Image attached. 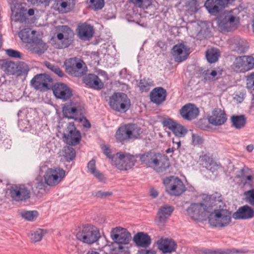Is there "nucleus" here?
I'll use <instances>...</instances> for the list:
<instances>
[{
	"label": "nucleus",
	"mask_w": 254,
	"mask_h": 254,
	"mask_svg": "<svg viewBox=\"0 0 254 254\" xmlns=\"http://www.w3.org/2000/svg\"><path fill=\"white\" fill-rule=\"evenodd\" d=\"M1 69L7 74H15L17 70V64L12 61H4L1 65Z\"/></svg>",
	"instance_id": "nucleus-40"
},
{
	"label": "nucleus",
	"mask_w": 254,
	"mask_h": 254,
	"mask_svg": "<svg viewBox=\"0 0 254 254\" xmlns=\"http://www.w3.org/2000/svg\"><path fill=\"white\" fill-rule=\"evenodd\" d=\"M203 139L200 136L192 134V142L194 145H200L203 143Z\"/></svg>",
	"instance_id": "nucleus-57"
},
{
	"label": "nucleus",
	"mask_w": 254,
	"mask_h": 254,
	"mask_svg": "<svg viewBox=\"0 0 254 254\" xmlns=\"http://www.w3.org/2000/svg\"><path fill=\"white\" fill-rule=\"evenodd\" d=\"M13 7H11V11L12 14L15 17L16 21H22L24 18V12L26 9L23 6L22 4L25 5L24 0H12ZM53 0H27L33 5L37 6H43L47 7L50 5V2Z\"/></svg>",
	"instance_id": "nucleus-5"
},
{
	"label": "nucleus",
	"mask_w": 254,
	"mask_h": 254,
	"mask_svg": "<svg viewBox=\"0 0 254 254\" xmlns=\"http://www.w3.org/2000/svg\"><path fill=\"white\" fill-rule=\"evenodd\" d=\"M244 195L245 196L246 201L254 206V189H252L245 191Z\"/></svg>",
	"instance_id": "nucleus-52"
},
{
	"label": "nucleus",
	"mask_w": 254,
	"mask_h": 254,
	"mask_svg": "<svg viewBox=\"0 0 254 254\" xmlns=\"http://www.w3.org/2000/svg\"><path fill=\"white\" fill-rule=\"evenodd\" d=\"M198 108L193 104L189 103L183 106L180 110L181 117L185 120L191 121L199 115Z\"/></svg>",
	"instance_id": "nucleus-23"
},
{
	"label": "nucleus",
	"mask_w": 254,
	"mask_h": 254,
	"mask_svg": "<svg viewBox=\"0 0 254 254\" xmlns=\"http://www.w3.org/2000/svg\"><path fill=\"white\" fill-rule=\"evenodd\" d=\"M140 160L142 164L157 171H163L169 167L168 160L164 155L153 152L141 155Z\"/></svg>",
	"instance_id": "nucleus-2"
},
{
	"label": "nucleus",
	"mask_w": 254,
	"mask_h": 254,
	"mask_svg": "<svg viewBox=\"0 0 254 254\" xmlns=\"http://www.w3.org/2000/svg\"><path fill=\"white\" fill-rule=\"evenodd\" d=\"M29 49L33 53L40 55L47 50V46L42 40L37 37L30 43Z\"/></svg>",
	"instance_id": "nucleus-37"
},
{
	"label": "nucleus",
	"mask_w": 254,
	"mask_h": 254,
	"mask_svg": "<svg viewBox=\"0 0 254 254\" xmlns=\"http://www.w3.org/2000/svg\"><path fill=\"white\" fill-rule=\"evenodd\" d=\"M45 65L59 76L63 77L64 75V73L57 65L52 64L49 62H46Z\"/></svg>",
	"instance_id": "nucleus-51"
},
{
	"label": "nucleus",
	"mask_w": 254,
	"mask_h": 254,
	"mask_svg": "<svg viewBox=\"0 0 254 254\" xmlns=\"http://www.w3.org/2000/svg\"><path fill=\"white\" fill-rule=\"evenodd\" d=\"M29 70V68L26 64L23 62H20L17 64V70L15 74L17 76L25 75L27 74Z\"/></svg>",
	"instance_id": "nucleus-48"
},
{
	"label": "nucleus",
	"mask_w": 254,
	"mask_h": 254,
	"mask_svg": "<svg viewBox=\"0 0 254 254\" xmlns=\"http://www.w3.org/2000/svg\"><path fill=\"white\" fill-rule=\"evenodd\" d=\"M167 192L171 195L179 196L185 190L183 182L178 177L171 176L164 180Z\"/></svg>",
	"instance_id": "nucleus-13"
},
{
	"label": "nucleus",
	"mask_w": 254,
	"mask_h": 254,
	"mask_svg": "<svg viewBox=\"0 0 254 254\" xmlns=\"http://www.w3.org/2000/svg\"><path fill=\"white\" fill-rule=\"evenodd\" d=\"M133 241L137 246L145 248L151 244V239L147 233L138 232L134 236Z\"/></svg>",
	"instance_id": "nucleus-35"
},
{
	"label": "nucleus",
	"mask_w": 254,
	"mask_h": 254,
	"mask_svg": "<svg viewBox=\"0 0 254 254\" xmlns=\"http://www.w3.org/2000/svg\"><path fill=\"white\" fill-rule=\"evenodd\" d=\"M79 105L77 103L68 102L65 103L63 107V113L64 116L68 119L77 120L79 113Z\"/></svg>",
	"instance_id": "nucleus-26"
},
{
	"label": "nucleus",
	"mask_w": 254,
	"mask_h": 254,
	"mask_svg": "<svg viewBox=\"0 0 254 254\" xmlns=\"http://www.w3.org/2000/svg\"><path fill=\"white\" fill-rule=\"evenodd\" d=\"M218 26L222 31L230 32L235 30L239 18L234 15L231 11H225L217 19Z\"/></svg>",
	"instance_id": "nucleus-8"
},
{
	"label": "nucleus",
	"mask_w": 254,
	"mask_h": 254,
	"mask_svg": "<svg viewBox=\"0 0 254 254\" xmlns=\"http://www.w3.org/2000/svg\"><path fill=\"white\" fill-rule=\"evenodd\" d=\"M142 128L134 124H128L121 127L116 132V139L120 141L136 139L140 137Z\"/></svg>",
	"instance_id": "nucleus-4"
},
{
	"label": "nucleus",
	"mask_w": 254,
	"mask_h": 254,
	"mask_svg": "<svg viewBox=\"0 0 254 254\" xmlns=\"http://www.w3.org/2000/svg\"><path fill=\"white\" fill-rule=\"evenodd\" d=\"M208 204L198 203L191 204L187 209L188 215L194 220H198L204 216L205 213L210 212Z\"/></svg>",
	"instance_id": "nucleus-16"
},
{
	"label": "nucleus",
	"mask_w": 254,
	"mask_h": 254,
	"mask_svg": "<svg viewBox=\"0 0 254 254\" xmlns=\"http://www.w3.org/2000/svg\"><path fill=\"white\" fill-rule=\"evenodd\" d=\"M88 172L100 182H105L106 178L104 174L96 169L95 160L92 159L87 164Z\"/></svg>",
	"instance_id": "nucleus-38"
},
{
	"label": "nucleus",
	"mask_w": 254,
	"mask_h": 254,
	"mask_svg": "<svg viewBox=\"0 0 254 254\" xmlns=\"http://www.w3.org/2000/svg\"><path fill=\"white\" fill-rule=\"evenodd\" d=\"M53 90L55 97L64 101L68 100L72 96V90L64 83L55 84L53 87Z\"/></svg>",
	"instance_id": "nucleus-19"
},
{
	"label": "nucleus",
	"mask_w": 254,
	"mask_h": 254,
	"mask_svg": "<svg viewBox=\"0 0 254 254\" xmlns=\"http://www.w3.org/2000/svg\"><path fill=\"white\" fill-rule=\"evenodd\" d=\"M77 239L87 244H92L100 238L98 229L92 225H83L76 233Z\"/></svg>",
	"instance_id": "nucleus-7"
},
{
	"label": "nucleus",
	"mask_w": 254,
	"mask_h": 254,
	"mask_svg": "<svg viewBox=\"0 0 254 254\" xmlns=\"http://www.w3.org/2000/svg\"><path fill=\"white\" fill-rule=\"evenodd\" d=\"M174 208L173 206L164 204L161 206L159 209L155 219L156 224L160 228H162L166 224L167 219L171 216Z\"/></svg>",
	"instance_id": "nucleus-17"
},
{
	"label": "nucleus",
	"mask_w": 254,
	"mask_h": 254,
	"mask_svg": "<svg viewBox=\"0 0 254 254\" xmlns=\"http://www.w3.org/2000/svg\"><path fill=\"white\" fill-rule=\"evenodd\" d=\"M207 74L209 75V78L211 79H215L218 78L221 75V72L220 71H216L215 70H211L210 72L208 70Z\"/></svg>",
	"instance_id": "nucleus-59"
},
{
	"label": "nucleus",
	"mask_w": 254,
	"mask_h": 254,
	"mask_svg": "<svg viewBox=\"0 0 254 254\" xmlns=\"http://www.w3.org/2000/svg\"><path fill=\"white\" fill-rule=\"evenodd\" d=\"M62 153V156H64V159L68 162L73 160L75 158L76 155L74 149L69 146L64 147Z\"/></svg>",
	"instance_id": "nucleus-43"
},
{
	"label": "nucleus",
	"mask_w": 254,
	"mask_h": 254,
	"mask_svg": "<svg viewBox=\"0 0 254 254\" xmlns=\"http://www.w3.org/2000/svg\"><path fill=\"white\" fill-rule=\"evenodd\" d=\"M109 104L111 108L120 113H126L130 107V101L127 94L114 93L110 97Z\"/></svg>",
	"instance_id": "nucleus-6"
},
{
	"label": "nucleus",
	"mask_w": 254,
	"mask_h": 254,
	"mask_svg": "<svg viewBox=\"0 0 254 254\" xmlns=\"http://www.w3.org/2000/svg\"><path fill=\"white\" fill-rule=\"evenodd\" d=\"M235 0H220L221 2L225 7H228L229 5L234 1Z\"/></svg>",
	"instance_id": "nucleus-63"
},
{
	"label": "nucleus",
	"mask_w": 254,
	"mask_h": 254,
	"mask_svg": "<svg viewBox=\"0 0 254 254\" xmlns=\"http://www.w3.org/2000/svg\"><path fill=\"white\" fill-rule=\"evenodd\" d=\"M158 249L164 254H171L175 252L177 245L176 242L171 239H161L158 240Z\"/></svg>",
	"instance_id": "nucleus-27"
},
{
	"label": "nucleus",
	"mask_w": 254,
	"mask_h": 254,
	"mask_svg": "<svg viewBox=\"0 0 254 254\" xmlns=\"http://www.w3.org/2000/svg\"><path fill=\"white\" fill-rule=\"evenodd\" d=\"M77 33L80 39L88 40L93 36L94 29L90 25L83 24L78 26Z\"/></svg>",
	"instance_id": "nucleus-34"
},
{
	"label": "nucleus",
	"mask_w": 254,
	"mask_h": 254,
	"mask_svg": "<svg viewBox=\"0 0 254 254\" xmlns=\"http://www.w3.org/2000/svg\"><path fill=\"white\" fill-rule=\"evenodd\" d=\"M111 239L114 241L113 254H130L128 247L127 246L131 240V234L127 229L117 227L112 229L110 233Z\"/></svg>",
	"instance_id": "nucleus-1"
},
{
	"label": "nucleus",
	"mask_w": 254,
	"mask_h": 254,
	"mask_svg": "<svg viewBox=\"0 0 254 254\" xmlns=\"http://www.w3.org/2000/svg\"><path fill=\"white\" fill-rule=\"evenodd\" d=\"M55 38L57 39V42L55 44V47L57 48H66L72 44L73 41L74 33L67 26L63 25L60 29V32L57 33Z\"/></svg>",
	"instance_id": "nucleus-10"
},
{
	"label": "nucleus",
	"mask_w": 254,
	"mask_h": 254,
	"mask_svg": "<svg viewBox=\"0 0 254 254\" xmlns=\"http://www.w3.org/2000/svg\"><path fill=\"white\" fill-rule=\"evenodd\" d=\"M232 126L236 129L243 128L246 124V118L244 115L233 116L231 117Z\"/></svg>",
	"instance_id": "nucleus-42"
},
{
	"label": "nucleus",
	"mask_w": 254,
	"mask_h": 254,
	"mask_svg": "<svg viewBox=\"0 0 254 254\" xmlns=\"http://www.w3.org/2000/svg\"><path fill=\"white\" fill-rule=\"evenodd\" d=\"M35 31L25 28L20 32L19 36L23 42L30 44L37 38L35 36Z\"/></svg>",
	"instance_id": "nucleus-39"
},
{
	"label": "nucleus",
	"mask_w": 254,
	"mask_h": 254,
	"mask_svg": "<svg viewBox=\"0 0 254 254\" xmlns=\"http://www.w3.org/2000/svg\"><path fill=\"white\" fill-rule=\"evenodd\" d=\"M66 72L74 76H81L87 72L85 63L77 58H70L64 62Z\"/></svg>",
	"instance_id": "nucleus-9"
},
{
	"label": "nucleus",
	"mask_w": 254,
	"mask_h": 254,
	"mask_svg": "<svg viewBox=\"0 0 254 254\" xmlns=\"http://www.w3.org/2000/svg\"><path fill=\"white\" fill-rule=\"evenodd\" d=\"M136 160L128 154L117 153L112 157V164L121 170H127L133 167Z\"/></svg>",
	"instance_id": "nucleus-12"
},
{
	"label": "nucleus",
	"mask_w": 254,
	"mask_h": 254,
	"mask_svg": "<svg viewBox=\"0 0 254 254\" xmlns=\"http://www.w3.org/2000/svg\"><path fill=\"white\" fill-rule=\"evenodd\" d=\"M167 91L162 87H156L150 92V100L156 104H160L165 101Z\"/></svg>",
	"instance_id": "nucleus-30"
},
{
	"label": "nucleus",
	"mask_w": 254,
	"mask_h": 254,
	"mask_svg": "<svg viewBox=\"0 0 254 254\" xmlns=\"http://www.w3.org/2000/svg\"><path fill=\"white\" fill-rule=\"evenodd\" d=\"M197 6L196 0H188L185 3L186 10L190 14L196 12Z\"/></svg>",
	"instance_id": "nucleus-46"
},
{
	"label": "nucleus",
	"mask_w": 254,
	"mask_h": 254,
	"mask_svg": "<svg viewBox=\"0 0 254 254\" xmlns=\"http://www.w3.org/2000/svg\"><path fill=\"white\" fill-rule=\"evenodd\" d=\"M83 81L86 85L94 89L99 90L104 86L101 79L94 74H89L84 77Z\"/></svg>",
	"instance_id": "nucleus-32"
},
{
	"label": "nucleus",
	"mask_w": 254,
	"mask_h": 254,
	"mask_svg": "<svg viewBox=\"0 0 254 254\" xmlns=\"http://www.w3.org/2000/svg\"><path fill=\"white\" fill-rule=\"evenodd\" d=\"M208 204L207 207H209L210 212L213 209H218L226 208V206L222 201V196L218 193H215L211 195L209 198V201L206 202Z\"/></svg>",
	"instance_id": "nucleus-31"
},
{
	"label": "nucleus",
	"mask_w": 254,
	"mask_h": 254,
	"mask_svg": "<svg viewBox=\"0 0 254 254\" xmlns=\"http://www.w3.org/2000/svg\"><path fill=\"white\" fill-rule=\"evenodd\" d=\"M166 126L169 129L172 130L176 136L183 137L188 132V130L184 126L172 120L168 121L166 123Z\"/></svg>",
	"instance_id": "nucleus-33"
},
{
	"label": "nucleus",
	"mask_w": 254,
	"mask_h": 254,
	"mask_svg": "<svg viewBox=\"0 0 254 254\" xmlns=\"http://www.w3.org/2000/svg\"><path fill=\"white\" fill-rule=\"evenodd\" d=\"M152 84V83L151 81H149L145 79H143L140 80L138 86L139 87L140 90L142 92H147L150 90Z\"/></svg>",
	"instance_id": "nucleus-50"
},
{
	"label": "nucleus",
	"mask_w": 254,
	"mask_h": 254,
	"mask_svg": "<svg viewBox=\"0 0 254 254\" xmlns=\"http://www.w3.org/2000/svg\"><path fill=\"white\" fill-rule=\"evenodd\" d=\"M140 254H156V252L153 250H142Z\"/></svg>",
	"instance_id": "nucleus-64"
},
{
	"label": "nucleus",
	"mask_w": 254,
	"mask_h": 254,
	"mask_svg": "<svg viewBox=\"0 0 254 254\" xmlns=\"http://www.w3.org/2000/svg\"><path fill=\"white\" fill-rule=\"evenodd\" d=\"M254 66V58L250 56H240L235 59L232 65L238 72H245L252 69Z\"/></svg>",
	"instance_id": "nucleus-14"
},
{
	"label": "nucleus",
	"mask_w": 254,
	"mask_h": 254,
	"mask_svg": "<svg viewBox=\"0 0 254 254\" xmlns=\"http://www.w3.org/2000/svg\"><path fill=\"white\" fill-rule=\"evenodd\" d=\"M64 136L67 144L71 145L77 144L81 139L80 132L76 129L73 123H69Z\"/></svg>",
	"instance_id": "nucleus-18"
},
{
	"label": "nucleus",
	"mask_w": 254,
	"mask_h": 254,
	"mask_svg": "<svg viewBox=\"0 0 254 254\" xmlns=\"http://www.w3.org/2000/svg\"><path fill=\"white\" fill-rule=\"evenodd\" d=\"M198 254H223L222 249L215 250L209 249H203L198 251Z\"/></svg>",
	"instance_id": "nucleus-54"
},
{
	"label": "nucleus",
	"mask_w": 254,
	"mask_h": 254,
	"mask_svg": "<svg viewBox=\"0 0 254 254\" xmlns=\"http://www.w3.org/2000/svg\"><path fill=\"white\" fill-rule=\"evenodd\" d=\"M20 215L28 221H34L38 216V212L36 211H23Z\"/></svg>",
	"instance_id": "nucleus-47"
},
{
	"label": "nucleus",
	"mask_w": 254,
	"mask_h": 254,
	"mask_svg": "<svg viewBox=\"0 0 254 254\" xmlns=\"http://www.w3.org/2000/svg\"><path fill=\"white\" fill-rule=\"evenodd\" d=\"M65 171L60 167L48 168L44 175L46 184L50 187L58 185L64 178Z\"/></svg>",
	"instance_id": "nucleus-11"
},
{
	"label": "nucleus",
	"mask_w": 254,
	"mask_h": 254,
	"mask_svg": "<svg viewBox=\"0 0 254 254\" xmlns=\"http://www.w3.org/2000/svg\"><path fill=\"white\" fill-rule=\"evenodd\" d=\"M130 1L139 7H147L151 3V0H130Z\"/></svg>",
	"instance_id": "nucleus-53"
},
{
	"label": "nucleus",
	"mask_w": 254,
	"mask_h": 254,
	"mask_svg": "<svg viewBox=\"0 0 254 254\" xmlns=\"http://www.w3.org/2000/svg\"><path fill=\"white\" fill-rule=\"evenodd\" d=\"M208 216L210 225L215 227H225L229 225L231 221V212L226 208L213 209Z\"/></svg>",
	"instance_id": "nucleus-3"
},
{
	"label": "nucleus",
	"mask_w": 254,
	"mask_h": 254,
	"mask_svg": "<svg viewBox=\"0 0 254 254\" xmlns=\"http://www.w3.org/2000/svg\"><path fill=\"white\" fill-rule=\"evenodd\" d=\"M190 48L184 44H178L173 46L172 54L176 62L180 63L186 60L190 54Z\"/></svg>",
	"instance_id": "nucleus-22"
},
{
	"label": "nucleus",
	"mask_w": 254,
	"mask_h": 254,
	"mask_svg": "<svg viewBox=\"0 0 254 254\" xmlns=\"http://www.w3.org/2000/svg\"><path fill=\"white\" fill-rule=\"evenodd\" d=\"M34 185L37 189L38 190V192L42 194L47 193V185L45 181L44 182L41 178H37L34 182Z\"/></svg>",
	"instance_id": "nucleus-44"
},
{
	"label": "nucleus",
	"mask_w": 254,
	"mask_h": 254,
	"mask_svg": "<svg viewBox=\"0 0 254 254\" xmlns=\"http://www.w3.org/2000/svg\"><path fill=\"white\" fill-rule=\"evenodd\" d=\"M210 124L219 126L223 125L227 120L226 115L220 109L216 108L213 110L212 115L208 118Z\"/></svg>",
	"instance_id": "nucleus-25"
},
{
	"label": "nucleus",
	"mask_w": 254,
	"mask_h": 254,
	"mask_svg": "<svg viewBox=\"0 0 254 254\" xmlns=\"http://www.w3.org/2000/svg\"><path fill=\"white\" fill-rule=\"evenodd\" d=\"M230 49L238 53H245L248 48L247 41L239 36H234L228 40Z\"/></svg>",
	"instance_id": "nucleus-21"
},
{
	"label": "nucleus",
	"mask_w": 254,
	"mask_h": 254,
	"mask_svg": "<svg viewBox=\"0 0 254 254\" xmlns=\"http://www.w3.org/2000/svg\"><path fill=\"white\" fill-rule=\"evenodd\" d=\"M235 219H249L254 217V210L250 206L245 205L240 207L233 213Z\"/></svg>",
	"instance_id": "nucleus-28"
},
{
	"label": "nucleus",
	"mask_w": 254,
	"mask_h": 254,
	"mask_svg": "<svg viewBox=\"0 0 254 254\" xmlns=\"http://www.w3.org/2000/svg\"><path fill=\"white\" fill-rule=\"evenodd\" d=\"M6 54L10 57L14 58L21 59V54L18 51L11 49H7L5 51Z\"/></svg>",
	"instance_id": "nucleus-56"
},
{
	"label": "nucleus",
	"mask_w": 254,
	"mask_h": 254,
	"mask_svg": "<svg viewBox=\"0 0 254 254\" xmlns=\"http://www.w3.org/2000/svg\"><path fill=\"white\" fill-rule=\"evenodd\" d=\"M52 81V79L49 75L40 74L34 77L31 81V84L37 90L44 91L48 89V84Z\"/></svg>",
	"instance_id": "nucleus-20"
},
{
	"label": "nucleus",
	"mask_w": 254,
	"mask_h": 254,
	"mask_svg": "<svg viewBox=\"0 0 254 254\" xmlns=\"http://www.w3.org/2000/svg\"><path fill=\"white\" fill-rule=\"evenodd\" d=\"M47 233L46 230L38 229L31 234V239L33 242L40 241L43 236Z\"/></svg>",
	"instance_id": "nucleus-45"
},
{
	"label": "nucleus",
	"mask_w": 254,
	"mask_h": 254,
	"mask_svg": "<svg viewBox=\"0 0 254 254\" xmlns=\"http://www.w3.org/2000/svg\"><path fill=\"white\" fill-rule=\"evenodd\" d=\"M247 86L248 88L254 90V72L247 76Z\"/></svg>",
	"instance_id": "nucleus-55"
},
{
	"label": "nucleus",
	"mask_w": 254,
	"mask_h": 254,
	"mask_svg": "<svg viewBox=\"0 0 254 254\" xmlns=\"http://www.w3.org/2000/svg\"><path fill=\"white\" fill-rule=\"evenodd\" d=\"M89 7L94 10L101 9L104 6V0H89Z\"/></svg>",
	"instance_id": "nucleus-49"
},
{
	"label": "nucleus",
	"mask_w": 254,
	"mask_h": 254,
	"mask_svg": "<svg viewBox=\"0 0 254 254\" xmlns=\"http://www.w3.org/2000/svg\"><path fill=\"white\" fill-rule=\"evenodd\" d=\"M103 152H104V153L109 158H110L112 159V157L113 156H112L111 155V150L109 148L106 147H105L104 148H103Z\"/></svg>",
	"instance_id": "nucleus-62"
},
{
	"label": "nucleus",
	"mask_w": 254,
	"mask_h": 254,
	"mask_svg": "<svg viewBox=\"0 0 254 254\" xmlns=\"http://www.w3.org/2000/svg\"><path fill=\"white\" fill-rule=\"evenodd\" d=\"M204 6L208 12L213 15H216L225 8L220 0H207Z\"/></svg>",
	"instance_id": "nucleus-29"
},
{
	"label": "nucleus",
	"mask_w": 254,
	"mask_h": 254,
	"mask_svg": "<svg viewBox=\"0 0 254 254\" xmlns=\"http://www.w3.org/2000/svg\"><path fill=\"white\" fill-rule=\"evenodd\" d=\"M237 177L244 186L254 188V173L251 169L246 167L242 168Z\"/></svg>",
	"instance_id": "nucleus-24"
},
{
	"label": "nucleus",
	"mask_w": 254,
	"mask_h": 254,
	"mask_svg": "<svg viewBox=\"0 0 254 254\" xmlns=\"http://www.w3.org/2000/svg\"><path fill=\"white\" fill-rule=\"evenodd\" d=\"M112 195V192L111 191H98L95 193V196L97 197L105 198Z\"/></svg>",
	"instance_id": "nucleus-60"
},
{
	"label": "nucleus",
	"mask_w": 254,
	"mask_h": 254,
	"mask_svg": "<svg viewBox=\"0 0 254 254\" xmlns=\"http://www.w3.org/2000/svg\"><path fill=\"white\" fill-rule=\"evenodd\" d=\"M223 254H232L234 253L238 254H244L245 251L243 250H236L235 249H222Z\"/></svg>",
	"instance_id": "nucleus-58"
},
{
	"label": "nucleus",
	"mask_w": 254,
	"mask_h": 254,
	"mask_svg": "<svg viewBox=\"0 0 254 254\" xmlns=\"http://www.w3.org/2000/svg\"><path fill=\"white\" fill-rule=\"evenodd\" d=\"M220 55L219 50L215 48L208 49L205 53L206 59L210 63H214L217 62Z\"/></svg>",
	"instance_id": "nucleus-41"
},
{
	"label": "nucleus",
	"mask_w": 254,
	"mask_h": 254,
	"mask_svg": "<svg viewBox=\"0 0 254 254\" xmlns=\"http://www.w3.org/2000/svg\"><path fill=\"white\" fill-rule=\"evenodd\" d=\"M79 121L80 122L83 121V122H84L83 126L85 127H86L87 128H90L91 127V124H90V122L86 118H83L82 119L80 118Z\"/></svg>",
	"instance_id": "nucleus-61"
},
{
	"label": "nucleus",
	"mask_w": 254,
	"mask_h": 254,
	"mask_svg": "<svg viewBox=\"0 0 254 254\" xmlns=\"http://www.w3.org/2000/svg\"><path fill=\"white\" fill-rule=\"evenodd\" d=\"M10 195L17 202L26 201L30 198L31 191L24 185H14L10 190Z\"/></svg>",
	"instance_id": "nucleus-15"
},
{
	"label": "nucleus",
	"mask_w": 254,
	"mask_h": 254,
	"mask_svg": "<svg viewBox=\"0 0 254 254\" xmlns=\"http://www.w3.org/2000/svg\"><path fill=\"white\" fill-rule=\"evenodd\" d=\"M73 0H55L53 7L59 12L64 13L70 11Z\"/></svg>",
	"instance_id": "nucleus-36"
}]
</instances>
